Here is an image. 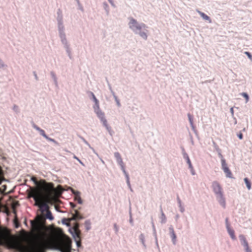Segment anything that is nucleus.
Returning a JSON list of instances; mask_svg holds the SVG:
<instances>
[{
    "mask_svg": "<svg viewBox=\"0 0 252 252\" xmlns=\"http://www.w3.org/2000/svg\"><path fill=\"white\" fill-rule=\"evenodd\" d=\"M70 205H71V206L72 207H75V205L72 203H70Z\"/></svg>",
    "mask_w": 252,
    "mask_h": 252,
    "instance_id": "64",
    "label": "nucleus"
},
{
    "mask_svg": "<svg viewBox=\"0 0 252 252\" xmlns=\"http://www.w3.org/2000/svg\"><path fill=\"white\" fill-rule=\"evenodd\" d=\"M190 171V172H191V174L192 175H195V170H194L193 169V167L192 168V169H189Z\"/></svg>",
    "mask_w": 252,
    "mask_h": 252,
    "instance_id": "50",
    "label": "nucleus"
},
{
    "mask_svg": "<svg viewBox=\"0 0 252 252\" xmlns=\"http://www.w3.org/2000/svg\"><path fill=\"white\" fill-rule=\"evenodd\" d=\"M18 205L19 203L18 202H13L11 205V207L13 209V212L14 214H16L15 209Z\"/></svg>",
    "mask_w": 252,
    "mask_h": 252,
    "instance_id": "25",
    "label": "nucleus"
},
{
    "mask_svg": "<svg viewBox=\"0 0 252 252\" xmlns=\"http://www.w3.org/2000/svg\"><path fill=\"white\" fill-rule=\"evenodd\" d=\"M128 27L130 31L134 33L143 23H139L132 17L128 18Z\"/></svg>",
    "mask_w": 252,
    "mask_h": 252,
    "instance_id": "7",
    "label": "nucleus"
},
{
    "mask_svg": "<svg viewBox=\"0 0 252 252\" xmlns=\"http://www.w3.org/2000/svg\"><path fill=\"white\" fill-rule=\"evenodd\" d=\"M85 225L87 230H89L91 227V223L89 220H87L85 222Z\"/></svg>",
    "mask_w": 252,
    "mask_h": 252,
    "instance_id": "24",
    "label": "nucleus"
},
{
    "mask_svg": "<svg viewBox=\"0 0 252 252\" xmlns=\"http://www.w3.org/2000/svg\"><path fill=\"white\" fill-rule=\"evenodd\" d=\"M45 139L50 142H52L55 143V144L58 145V143L57 141H56L54 139L49 137L48 136L46 137V138Z\"/></svg>",
    "mask_w": 252,
    "mask_h": 252,
    "instance_id": "34",
    "label": "nucleus"
},
{
    "mask_svg": "<svg viewBox=\"0 0 252 252\" xmlns=\"http://www.w3.org/2000/svg\"><path fill=\"white\" fill-rule=\"evenodd\" d=\"M71 192L75 195V196H76V195H80V192L78 191H76L72 189H70Z\"/></svg>",
    "mask_w": 252,
    "mask_h": 252,
    "instance_id": "38",
    "label": "nucleus"
},
{
    "mask_svg": "<svg viewBox=\"0 0 252 252\" xmlns=\"http://www.w3.org/2000/svg\"><path fill=\"white\" fill-rule=\"evenodd\" d=\"M84 142L86 145H87L89 148H91V145L89 144V143L86 141L85 140H84Z\"/></svg>",
    "mask_w": 252,
    "mask_h": 252,
    "instance_id": "55",
    "label": "nucleus"
},
{
    "mask_svg": "<svg viewBox=\"0 0 252 252\" xmlns=\"http://www.w3.org/2000/svg\"><path fill=\"white\" fill-rule=\"evenodd\" d=\"M188 117L189 120V122L192 128H193L194 126H193V120H192V118L191 116L190 115V114H188Z\"/></svg>",
    "mask_w": 252,
    "mask_h": 252,
    "instance_id": "30",
    "label": "nucleus"
},
{
    "mask_svg": "<svg viewBox=\"0 0 252 252\" xmlns=\"http://www.w3.org/2000/svg\"><path fill=\"white\" fill-rule=\"evenodd\" d=\"M179 218V215H177L176 216V220H178Z\"/></svg>",
    "mask_w": 252,
    "mask_h": 252,
    "instance_id": "63",
    "label": "nucleus"
},
{
    "mask_svg": "<svg viewBox=\"0 0 252 252\" xmlns=\"http://www.w3.org/2000/svg\"><path fill=\"white\" fill-rule=\"evenodd\" d=\"M184 157L187 160V162H188L189 160H190L189 158L187 153H184Z\"/></svg>",
    "mask_w": 252,
    "mask_h": 252,
    "instance_id": "42",
    "label": "nucleus"
},
{
    "mask_svg": "<svg viewBox=\"0 0 252 252\" xmlns=\"http://www.w3.org/2000/svg\"><path fill=\"white\" fill-rule=\"evenodd\" d=\"M149 31L147 27L145 24H143L138 30L134 33L135 35H138L144 40L148 39Z\"/></svg>",
    "mask_w": 252,
    "mask_h": 252,
    "instance_id": "6",
    "label": "nucleus"
},
{
    "mask_svg": "<svg viewBox=\"0 0 252 252\" xmlns=\"http://www.w3.org/2000/svg\"><path fill=\"white\" fill-rule=\"evenodd\" d=\"M31 180L36 185H38V182L36 181V180L35 179V178H33V177H32L31 178Z\"/></svg>",
    "mask_w": 252,
    "mask_h": 252,
    "instance_id": "47",
    "label": "nucleus"
},
{
    "mask_svg": "<svg viewBox=\"0 0 252 252\" xmlns=\"http://www.w3.org/2000/svg\"><path fill=\"white\" fill-rule=\"evenodd\" d=\"M54 242V238L53 237L49 238H44L40 239L38 241V246L40 248H46L50 246Z\"/></svg>",
    "mask_w": 252,
    "mask_h": 252,
    "instance_id": "8",
    "label": "nucleus"
},
{
    "mask_svg": "<svg viewBox=\"0 0 252 252\" xmlns=\"http://www.w3.org/2000/svg\"><path fill=\"white\" fill-rule=\"evenodd\" d=\"M103 6L104 9L105 10V11L106 13V14L108 15L109 13V6H108V4L106 2H104L103 3Z\"/></svg>",
    "mask_w": 252,
    "mask_h": 252,
    "instance_id": "23",
    "label": "nucleus"
},
{
    "mask_svg": "<svg viewBox=\"0 0 252 252\" xmlns=\"http://www.w3.org/2000/svg\"><path fill=\"white\" fill-rule=\"evenodd\" d=\"M170 234L172 239V242L173 245H175L177 243L176 235L174 232V229L172 226L169 227Z\"/></svg>",
    "mask_w": 252,
    "mask_h": 252,
    "instance_id": "11",
    "label": "nucleus"
},
{
    "mask_svg": "<svg viewBox=\"0 0 252 252\" xmlns=\"http://www.w3.org/2000/svg\"><path fill=\"white\" fill-rule=\"evenodd\" d=\"M60 186L54 188L52 183H44L42 187L32 189L29 197H32L35 201V205L39 207L41 212L46 211V217L50 220L54 219L51 212L49 210L48 203L52 204L57 201V197L62 193Z\"/></svg>",
    "mask_w": 252,
    "mask_h": 252,
    "instance_id": "1",
    "label": "nucleus"
},
{
    "mask_svg": "<svg viewBox=\"0 0 252 252\" xmlns=\"http://www.w3.org/2000/svg\"><path fill=\"white\" fill-rule=\"evenodd\" d=\"M15 225L16 228H18L19 226V225L17 221H15Z\"/></svg>",
    "mask_w": 252,
    "mask_h": 252,
    "instance_id": "60",
    "label": "nucleus"
},
{
    "mask_svg": "<svg viewBox=\"0 0 252 252\" xmlns=\"http://www.w3.org/2000/svg\"><path fill=\"white\" fill-rule=\"evenodd\" d=\"M92 97V99L94 102V105L93 106L94 112L96 114L97 117L99 119L100 121L102 123V125L104 126L107 131L110 135H112V131L109 125L108 124L107 121L105 118L104 113L101 110L99 106V103L98 100L96 98L93 92L90 93Z\"/></svg>",
    "mask_w": 252,
    "mask_h": 252,
    "instance_id": "4",
    "label": "nucleus"
},
{
    "mask_svg": "<svg viewBox=\"0 0 252 252\" xmlns=\"http://www.w3.org/2000/svg\"><path fill=\"white\" fill-rule=\"evenodd\" d=\"M31 223L32 227L36 229H38V225L37 222H35L34 220H31Z\"/></svg>",
    "mask_w": 252,
    "mask_h": 252,
    "instance_id": "27",
    "label": "nucleus"
},
{
    "mask_svg": "<svg viewBox=\"0 0 252 252\" xmlns=\"http://www.w3.org/2000/svg\"><path fill=\"white\" fill-rule=\"evenodd\" d=\"M74 199L78 202V203L80 204H82L83 203V201L80 196V195H76L75 196Z\"/></svg>",
    "mask_w": 252,
    "mask_h": 252,
    "instance_id": "26",
    "label": "nucleus"
},
{
    "mask_svg": "<svg viewBox=\"0 0 252 252\" xmlns=\"http://www.w3.org/2000/svg\"><path fill=\"white\" fill-rule=\"evenodd\" d=\"M230 112H231V115H232V117H233V116H234V111H233V108H232V107H231V108H230Z\"/></svg>",
    "mask_w": 252,
    "mask_h": 252,
    "instance_id": "56",
    "label": "nucleus"
},
{
    "mask_svg": "<svg viewBox=\"0 0 252 252\" xmlns=\"http://www.w3.org/2000/svg\"><path fill=\"white\" fill-rule=\"evenodd\" d=\"M245 252H252V250L250 249L249 246L244 248Z\"/></svg>",
    "mask_w": 252,
    "mask_h": 252,
    "instance_id": "41",
    "label": "nucleus"
},
{
    "mask_svg": "<svg viewBox=\"0 0 252 252\" xmlns=\"http://www.w3.org/2000/svg\"><path fill=\"white\" fill-rule=\"evenodd\" d=\"M5 245L20 252H25L26 248L19 241L12 238L10 232L0 225V245Z\"/></svg>",
    "mask_w": 252,
    "mask_h": 252,
    "instance_id": "2",
    "label": "nucleus"
},
{
    "mask_svg": "<svg viewBox=\"0 0 252 252\" xmlns=\"http://www.w3.org/2000/svg\"><path fill=\"white\" fill-rule=\"evenodd\" d=\"M69 231L75 240L79 239V231L72 230L71 229H69Z\"/></svg>",
    "mask_w": 252,
    "mask_h": 252,
    "instance_id": "17",
    "label": "nucleus"
},
{
    "mask_svg": "<svg viewBox=\"0 0 252 252\" xmlns=\"http://www.w3.org/2000/svg\"><path fill=\"white\" fill-rule=\"evenodd\" d=\"M121 169L123 171V172L126 178V179L129 180V176H128V174L127 173V172H126L125 167H124V168H121Z\"/></svg>",
    "mask_w": 252,
    "mask_h": 252,
    "instance_id": "33",
    "label": "nucleus"
},
{
    "mask_svg": "<svg viewBox=\"0 0 252 252\" xmlns=\"http://www.w3.org/2000/svg\"><path fill=\"white\" fill-rule=\"evenodd\" d=\"M212 187L219 204L223 208H225L226 207L225 199L221 186L218 182L214 181L212 184Z\"/></svg>",
    "mask_w": 252,
    "mask_h": 252,
    "instance_id": "5",
    "label": "nucleus"
},
{
    "mask_svg": "<svg viewBox=\"0 0 252 252\" xmlns=\"http://www.w3.org/2000/svg\"><path fill=\"white\" fill-rule=\"evenodd\" d=\"M54 207H55V210H56L57 211L59 212V209H58V206H57V205H55V206H54Z\"/></svg>",
    "mask_w": 252,
    "mask_h": 252,
    "instance_id": "62",
    "label": "nucleus"
},
{
    "mask_svg": "<svg viewBox=\"0 0 252 252\" xmlns=\"http://www.w3.org/2000/svg\"><path fill=\"white\" fill-rule=\"evenodd\" d=\"M161 216H160V222L161 223H165L166 221V218L162 209L160 210Z\"/></svg>",
    "mask_w": 252,
    "mask_h": 252,
    "instance_id": "21",
    "label": "nucleus"
},
{
    "mask_svg": "<svg viewBox=\"0 0 252 252\" xmlns=\"http://www.w3.org/2000/svg\"><path fill=\"white\" fill-rule=\"evenodd\" d=\"M155 236V241H156V244L158 246V238H157V236L156 235V236Z\"/></svg>",
    "mask_w": 252,
    "mask_h": 252,
    "instance_id": "58",
    "label": "nucleus"
},
{
    "mask_svg": "<svg viewBox=\"0 0 252 252\" xmlns=\"http://www.w3.org/2000/svg\"><path fill=\"white\" fill-rule=\"evenodd\" d=\"M78 227H79V224L77 223H75L74 226L70 229L72 230L79 231Z\"/></svg>",
    "mask_w": 252,
    "mask_h": 252,
    "instance_id": "35",
    "label": "nucleus"
},
{
    "mask_svg": "<svg viewBox=\"0 0 252 252\" xmlns=\"http://www.w3.org/2000/svg\"><path fill=\"white\" fill-rule=\"evenodd\" d=\"M92 151L97 156H98V154L96 153V152L95 151V150H94V149L93 148H92L91 147V148H90Z\"/></svg>",
    "mask_w": 252,
    "mask_h": 252,
    "instance_id": "61",
    "label": "nucleus"
},
{
    "mask_svg": "<svg viewBox=\"0 0 252 252\" xmlns=\"http://www.w3.org/2000/svg\"><path fill=\"white\" fill-rule=\"evenodd\" d=\"M112 94L114 96V99H115V100L116 101V102L117 103V105L118 107H120L121 106V104H120V101L119 100V99H118L117 97L116 96V95L114 93L112 92Z\"/></svg>",
    "mask_w": 252,
    "mask_h": 252,
    "instance_id": "31",
    "label": "nucleus"
},
{
    "mask_svg": "<svg viewBox=\"0 0 252 252\" xmlns=\"http://www.w3.org/2000/svg\"><path fill=\"white\" fill-rule=\"evenodd\" d=\"M217 152L218 153V155H219V157L220 158L221 160H222V159H224V158H223L222 155L221 154L220 150L218 151Z\"/></svg>",
    "mask_w": 252,
    "mask_h": 252,
    "instance_id": "51",
    "label": "nucleus"
},
{
    "mask_svg": "<svg viewBox=\"0 0 252 252\" xmlns=\"http://www.w3.org/2000/svg\"><path fill=\"white\" fill-rule=\"evenodd\" d=\"M177 202H178V206L179 208L180 211L181 213H184L185 212V208H184V205L182 204L181 200L179 198H177Z\"/></svg>",
    "mask_w": 252,
    "mask_h": 252,
    "instance_id": "19",
    "label": "nucleus"
},
{
    "mask_svg": "<svg viewBox=\"0 0 252 252\" xmlns=\"http://www.w3.org/2000/svg\"><path fill=\"white\" fill-rule=\"evenodd\" d=\"M75 241H76L77 246V247H80L81 244H80V243L78 241V239L75 240Z\"/></svg>",
    "mask_w": 252,
    "mask_h": 252,
    "instance_id": "57",
    "label": "nucleus"
},
{
    "mask_svg": "<svg viewBox=\"0 0 252 252\" xmlns=\"http://www.w3.org/2000/svg\"><path fill=\"white\" fill-rule=\"evenodd\" d=\"M238 137L240 139H242L243 138V135L242 133H240L238 135Z\"/></svg>",
    "mask_w": 252,
    "mask_h": 252,
    "instance_id": "59",
    "label": "nucleus"
},
{
    "mask_svg": "<svg viewBox=\"0 0 252 252\" xmlns=\"http://www.w3.org/2000/svg\"><path fill=\"white\" fill-rule=\"evenodd\" d=\"M6 67H7V65L4 63V62L0 58V69L5 68Z\"/></svg>",
    "mask_w": 252,
    "mask_h": 252,
    "instance_id": "28",
    "label": "nucleus"
},
{
    "mask_svg": "<svg viewBox=\"0 0 252 252\" xmlns=\"http://www.w3.org/2000/svg\"><path fill=\"white\" fill-rule=\"evenodd\" d=\"M139 240L141 241V243H142V245L144 249L147 248V246L145 243V236L143 234H141L139 236Z\"/></svg>",
    "mask_w": 252,
    "mask_h": 252,
    "instance_id": "18",
    "label": "nucleus"
},
{
    "mask_svg": "<svg viewBox=\"0 0 252 252\" xmlns=\"http://www.w3.org/2000/svg\"><path fill=\"white\" fill-rule=\"evenodd\" d=\"M221 165L222 169L224 173L225 174L226 177L230 179H233V177L232 175L231 172L227 166L224 159H222V160H221Z\"/></svg>",
    "mask_w": 252,
    "mask_h": 252,
    "instance_id": "9",
    "label": "nucleus"
},
{
    "mask_svg": "<svg viewBox=\"0 0 252 252\" xmlns=\"http://www.w3.org/2000/svg\"><path fill=\"white\" fill-rule=\"evenodd\" d=\"M244 181L246 185V187L248 189V190H250L251 189V182L249 181V180L247 178H245L244 179Z\"/></svg>",
    "mask_w": 252,
    "mask_h": 252,
    "instance_id": "22",
    "label": "nucleus"
},
{
    "mask_svg": "<svg viewBox=\"0 0 252 252\" xmlns=\"http://www.w3.org/2000/svg\"><path fill=\"white\" fill-rule=\"evenodd\" d=\"M108 1L110 2V3L111 4V5L113 6V7H115V5L114 3V2L113 1V0H108Z\"/></svg>",
    "mask_w": 252,
    "mask_h": 252,
    "instance_id": "53",
    "label": "nucleus"
},
{
    "mask_svg": "<svg viewBox=\"0 0 252 252\" xmlns=\"http://www.w3.org/2000/svg\"><path fill=\"white\" fill-rule=\"evenodd\" d=\"M39 132L40 134L41 135L45 138H46V137L47 136V135L45 134L44 131L42 129L39 131Z\"/></svg>",
    "mask_w": 252,
    "mask_h": 252,
    "instance_id": "37",
    "label": "nucleus"
},
{
    "mask_svg": "<svg viewBox=\"0 0 252 252\" xmlns=\"http://www.w3.org/2000/svg\"><path fill=\"white\" fill-rule=\"evenodd\" d=\"M114 156L116 159L118 163L120 165L121 168H124L125 167L123 159L121 157L120 154L118 152L114 153Z\"/></svg>",
    "mask_w": 252,
    "mask_h": 252,
    "instance_id": "12",
    "label": "nucleus"
},
{
    "mask_svg": "<svg viewBox=\"0 0 252 252\" xmlns=\"http://www.w3.org/2000/svg\"><path fill=\"white\" fill-rule=\"evenodd\" d=\"M126 184L127 185V186H128L129 189H130V190L132 191V189L131 188V186H130V181H129V180H126Z\"/></svg>",
    "mask_w": 252,
    "mask_h": 252,
    "instance_id": "46",
    "label": "nucleus"
},
{
    "mask_svg": "<svg viewBox=\"0 0 252 252\" xmlns=\"http://www.w3.org/2000/svg\"><path fill=\"white\" fill-rule=\"evenodd\" d=\"M245 54L248 56V58L250 60H251L252 59V55L249 52H245Z\"/></svg>",
    "mask_w": 252,
    "mask_h": 252,
    "instance_id": "43",
    "label": "nucleus"
},
{
    "mask_svg": "<svg viewBox=\"0 0 252 252\" xmlns=\"http://www.w3.org/2000/svg\"><path fill=\"white\" fill-rule=\"evenodd\" d=\"M12 110L16 113H18L20 112L19 107L16 105H14L12 106Z\"/></svg>",
    "mask_w": 252,
    "mask_h": 252,
    "instance_id": "32",
    "label": "nucleus"
},
{
    "mask_svg": "<svg viewBox=\"0 0 252 252\" xmlns=\"http://www.w3.org/2000/svg\"><path fill=\"white\" fill-rule=\"evenodd\" d=\"M32 126L35 130H36L38 132L41 129L40 128H39L38 126H37L34 124Z\"/></svg>",
    "mask_w": 252,
    "mask_h": 252,
    "instance_id": "45",
    "label": "nucleus"
},
{
    "mask_svg": "<svg viewBox=\"0 0 252 252\" xmlns=\"http://www.w3.org/2000/svg\"><path fill=\"white\" fill-rule=\"evenodd\" d=\"M225 225H226V228H227V226L230 227L228 221V219H225Z\"/></svg>",
    "mask_w": 252,
    "mask_h": 252,
    "instance_id": "52",
    "label": "nucleus"
},
{
    "mask_svg": "<svg viewBox=\"0 0 252 252\" xmlns=\"http://www.w3.org/2000/svg\"><path fill=\"white\" fill-rule=\"evenodd\" d=\"M241 95L243 96L246 99V103H247L249 100L248 94L246 93H242Z\"/></svg>",
    "mask_w": 252,
    "mask_h": 252,
    "instance_id": "29",
    "label": "nucleus"
},
{
    "mask_svg": "<svg viewBox=\"0 0 252 252\" xmlns=\"http://www.w3.org/2000/svg\"><path fill=\"white\" fill-rule=\"evenodd\" d=\"M75 214H73L72 215V217L68 219V220H76L77 219L81 220L83 219V217L79 216L78 212H77V211L75 210Z\"/></svg>",
    "mask_w": 252,
    "mask_h": 252,
    "instance_id": "16",
    "label": "nucleus"
},
{
    "mask_svg": "<svg viewBox=\"0 0 252 252\" xmlns=\"http://www.w3.org/2000/svg\"><path fill=\"white\" fill-rule=\"evenodd\" d=\"M51 77L54 82V84L56 86H58V79H57V77L55 74V73L53 72H51Z\"/></svg>",
    "mask_w": 252,
    "mask_h": 252,
    "instance_id": "20",
    "label": "nucleus"
},
{
    "mask_svg": "<svg viewBox=\"0 0 252 252\" xmlns=\"http://www.w3.org/2000/svg\"><path fill=\"white\" fill-rule=\"evenodd\" d=\"M226 229H227V231L228 233L229 234V235H230L231 238L233 240H235L236 238V237H235V235L234 234V230L232 228H231L230 227H228V226H227V228H226Z\"/></svg>",
    "mask_w": 252,
    "mask_h": 252,
    "instance_id": "15",
    "label": "nucleus"
},
{
    "mask_svg": "<svg viewBox=\"0 0 252 252\" xmlns=\"http://www.w3.org/2000/svg\"><path fill=\"white\" fill-rule=\"evenodd\" d=\"M66 220H66L65 219H63L62 220V223L64 224V225H66V226H70L69 223L66 222Z\"/></svg>",
    "mask_w": 252,
    "mask_h": 252,
    "instance_id": "36",
    "label": "nucleus"
},
{
    "mask_svg": "<svg viewBox=\"0 0 252 252\" xmlns=\"http://www.w3.org/2000/svg\"><path fill=\"white\" fill-rule=\"evenodd\" d=\"M129 222L130 223L133 225V220H132V218H131V213H130V219H129Z\"/></svg>",
    "mask_w": 252,
    "mask_h": 252,
    "instance_id": "54",
    "label": "nucleus"
},
{
    "mask_svg": "<svg viewBox=\"0 0 252 252\" xmlns=\"http://www.w3.org/2000/svg\"><path fill=\"white\" fill-rule=\"evenodd\" d=\"M57 30L60 40L66 54L69 59L72 58V53L70 45L66 37L65 27L63 25L62 15H58L57 17Z\"/></svg>",
    "mask_w": 252,
    "mask_h": 252,
    "instance_id": "3",
    "label": "nucleus"
},
{
    "mask_svg": "<svg viewBox=\"0 0 252 252\" xmlns=\"http://www.w3.org/2000/svg\"><path fill=\"white\" fill-rule=\"evenodd\" d=\"M5 181V182H8V180L4 179L3 176V172L1 170V167H0V185L1 184L2 182ZM6 189V186L5 185H3L2 186V188H0V192H3L5 191Z\"/></svg>",
    "mask_w": 252,
    "mask_h": 252,
    "instance_id": "10",
    "label": "nucleus"
},
{
    "mask_svg": "<svg viewBox=\"0 0 252 252\" xmlns=\"http://www.w3.org/2000/svg\"><path fill=\"white\" fill-rule=\"evenodd\" d=\"M188 165H189V168L190 169H192V168H193V166L191 164V161L190 160H189L188 162H187Z\"/></svg>",
    "mask_w": 252,
    "mask_h": 252,
    "instance_id": "49",
    "label": "nucleus"
},
{
    "mask_svg": "<svg viewBox=\"0 0 252 252\" xmlns=\"http://www.w3.org/2000/svg\"><path fill=\"white\" fill-rule=\"evenodd\" d=\"M213 146L215 148V149H216V151L218 152L220 150L219 147L218 146V145H217V144L215 143V142H214V141H213Z\"/></svg>",
    "mask_w": 252,
    "mask_h": 252,
    "instance_id": "40",
    "label": "nucleus"
},
{
    "mask_svg": "<svg viewBox=\"0 0 252 252\" xmlns=\"http://www.w3.org/2000/svg\"><path fill=\"white\" fill-rule=\"evenodd\" d=\"M114 228L115 229L116 232H118L119 231V228L118 225L116 223L114 224Z\"/></svg>",
    "mask_w": 252,
    "mask_h": 252,
    "instance_id": "48",
    "label": "nucleus"
},
{
    "mask_svg": "<svg viewBox=\"0 0 252 252\" xmlns=\"http://www.w3.org/2000/svg\"><path fill=\"white\" fill-rule=\"evenodd\" d=\"M196 12L200 15V16L203 20L208 21V23L210 24L212 23V20L211 18L206 14L198 10H196Z\"/></svg>",
    "mask_w": 252,
    "mask_h": 252,
    "instance_id": "13",
    "label": "nucleus"
},
{
    "mask_svg": "<svg viewBox=\"0 0 252 252\" xmlns=\"http://www.w3.org/2000/svg\"><path fill=\"white\" fill-rule=\"evenodd\" d=\"M73 158H74V159H75L76 160H77V161H78V162L80 163V164H81L82 166H85L84 164V163L81 161V160H80L78 158H77L76 156H74Z\"/></svg>",
    "mask_w": 252,
    "mask_h": 252,
    "instance_id": "39",
    "label": "nucleus"
},
{
    "mask_svg": "<svg viewBox=\"0 0 252 252\" xmlns=\"http://www.w3.org/2000/svg\"><path fill=\"white\" fill-rule=\"evenodd\" d=\"M152 228H153L154 235V236H156V235H157V233H156L155 226L153 222H152Z\"/></svg>",
    "mask_w": 252,
    "mask_h": 252,
    "instance_id": "44",
    "label": "nucleus"
},
{
    "mask_svg": "<svg viewBox=\"0 0 252 252\" xmlns=\"http://www.w3.org/2000/svg\"><path fill=\"white\" fill-rule=\"evenodd\" d=\"M239 238H240L241 244L244 247V248H246V247L249 246L248 243L244 235H240Z\"/></svg>",
    "mask_w": 252,
    "mask_h": 252,
    "instance_id": "14",
    "label": "nucleus"
}]
</instances>
